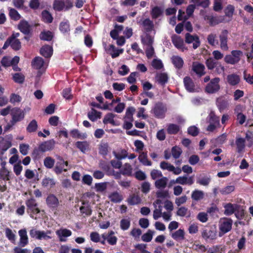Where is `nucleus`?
Masks as SVG:
<instances>
[{
	"mask_svg": "<svg viewBox=\"0 0 253 253\" xmlns=\"http://www.w3.org/2000/svg\"><path fill=\"white\" fill-rule=\"evenodd\" d=\"M138 159L140 163L143 166H150L152 164V162L148 159L147 152H141L138 156Z\"/></svg>",
	"mask_w": 253,
	"mask_h": 253,
	"instance_id": "nucleus-25",
	"label": "nucleus"
},
{
	"mask_svg": "<svg viewBox=\"0 0 253 253\" xmlns=\"http://www.w3.org/2000/svg\"><path fill=\"white\" fill-rule=\"evenodd\" d=\"M41 145H39L38 147L35 148L32 153L33 158L35 159H39L41 158L43 153L44 152L43 149L41 148Z\"/></svg>",
	"mask_w": 253,
	"mask_h": 253,
	"instance_id": "nucleus-45",
	"label": "nucleus"
},
{
	"mask_svg": "<svg viewBox=\"0 0 253 253\" xmlns=\"http://www.w3.org/2000/svg\"><path fill=\"white\" fill-rule=\"evenodd\" d=\"M156 79L159 84L162 85H165L168 81V76L166 73H161L157 74Z\"/></svg>",
	"mask_w": 253,
	"mask_h": 253,
	"instance_id": "nucleus-39",
	"label": "nucleus"
},
{
	"mask_svg": "<svg viewBox=\"0 0 253 253\" xmlns=\"http://www.w3.org/2000/svg\"><path fill=\"white\" fill-rule=\"evenodd\" d=\"M80 211L82 214L86 216H90L92 214V210L90 206H81Z\"/></svg>",
	"mask_w": 253,
	"mask_h": 253,
	"instance_id": "nucleus-63",
	"label": "nucleus"
},
{
	"mask_svg": "<svg viewBox=\"0 0 253 253\" xmlns=\"http://www.w3.org/2000/svg\"><path fill=\"white\" fill-rule=\"evenodd\" d=\"M56 144L55 141L53 139L44 141L41 143V148L43 150V151L46 152L53 150Z\"/></svg>",
	"mask_w": 253,
	"mask_h": 253,
	"instance_id": "nucleus-19",
	"label": "nucleus"
},
{
	"mask_svg": "<svg viewBox=\"0 0 253 253\" xmlns=\"http://www.w3.org/2000/svg\"><path fill=\"white\" fill-rule=\"evenodd\" d=\"M182 153V149L177 146H173L171 148V155L175 159L179 158Z\"/></svg>",
	"mask_w": 253,
	"mask_h": 253,
	"instance_id": "nucleus-54",
	"label": "nucleus"
},
{
	"mask_svg": "<svg viewBox=\"0 0 253 253\" xmlns=\"http://www.w3.org/2000/svg\"><path fill=\"white\" fill-rule=\"evenodd\" d=\"M208 253H224V249L221 245H216L209 248Z\"/></svg>",
	"mask_w": 253,
	"mask_h": 253,
	"instance_id": "nucleus-50",
	"label": "nucleus"
},
{
	"mask_svg": "<svg viewBox=\"0 0 253 253\" xmlns=\"http://www.w3.org/2000/svg\"><path fill=\"white\" fill-rule=\"evenodd\" d=\"M5 236L12 243L15 242V235L13 233L12 230L9 228H6L5 231Z\"/></svg>",
	"mask_w": 253,
	"mask_h": 253,
	"instance_id": "nucleus-55",
	"label": "nucleus"
},
{
	"mask_svg": "<svg viewBox=\"0 0 253 253\" xmlns=\"http://www.w3.org/2000/svg\"><path fill=\"white\" fill-rule=\"evenodd\" d=\"M171 62L174 67L178 69L182 68L184 64L182 58L179 56H173L171 57Z\"/></svg>",
	"mask_w": 253,
	"mask_h": 253,
	"instance_id": "nucleus-27",
	"label": "nucleus"
},
{
	"mask_svg": "<svg viewBox=\"0 0 253 253\" xmlns=\"http://www.w3.org/2000/svg\"><path fill=\"white\" fill-rule=\"evenodd\" d=\"M141 41L143 44L147 45L148 46H152L153 41L149 35H147L145 37H141Z\"/></svg>",
	"mask_w": 253,
	"mask_h": 253,
	"instance_id": "nucleus-58",
	"label": "nucleus"
},
{
	"mask_svg": "<svg viewBox=\"0 0 253 253\" xmlns=\"http://www.w3.org/2000/svg\"><path fill=\"white\" fill-rule=\"evenodd\" d=\"M205 67L204 64L194 62L192 64V70L199 77H202L206 74Z\"/></svg>",
	"mask_w": 253,
	"mask_h": 253,
	"instance_id": "nucleus-13",
	"label": "nucleus"
},
{
	"mask_svg": "<svg viewBox=\"0 0 253 253\" xmlns=\"http://www.w3.org/2000/svg\"><path fill=\"white\" fill-rule=\"evenodd\" d=\"M202 237L207 242H211L217 238V232L215 227L206 226L202 229Z\"/></svg>",
	"mask_w": 253,
	"mask_h": 253,
	"instance_id": "nucleus-2",
	"label": "nucleus"
},
{
	"mask_svg": "<svg viewBox=\"0 0 253 253\" xmlns=\"http://www.w3.org/2000/svg\"><path fill=\"white\" fill-rule=\"evenodd\" d=\"M108 198L114 203H120L123 200V195L117 191L111 193L108 196Z\"/></svg>",
	"mask_w": 253,
	"mask_h": 253,
	"instance_id": "nucleus-24",
	"label": "nucleus"
},
{
	"mask_svg": "<svg viewBox=\"0 0 253 253\" xmlns=\"http://www.w3.org/2000/svg\"><path fill=\"white\" fill-rule=\"evenodd\" d=\"M38 123L36 120H32L26 127V130L29 133L34 132L38 129Z\"/></svg>",
	"mask_w": 253,
	"mask_h": 253,
	"instance_id": "nucleus-43",
	"label": "nucleus"
},
{
	"mask_svg": "<svg viewBox=\"0 0 253 253\" xmlns=\"http://www.w3.org/2000/svg\"><path fill=\"white\" fill-rule=\"evenodd\" d=\"M185 42L187 43H193V48L195 49L197 48L200 45V41L199 37L196 35H192L189 33L185 34Z\"/></svg>",
	"mask_w": 253,
	"mask_h": 253,
	"instance_id": "nucleus-8",
	"label": "nucleus"
},
{
	"mask_svg": "<svg viewBox=\"0 0 253 253\" xmlns=\"http://www.w3.org/2000/svg\"><path fill=\"white\" fill-rule=\"evenodd\" d=\"M183 83L186 89L190 92L196 91L195 83L189 77L186 76L183 79Z\"/></svg>",
	"mask_w": 253,
	"mask_h": 253,
	"instance_id": "nucleus-14",
	"label": "nucleus"
},
{
	"mask_svg": "<svg viewBox=\"0 0 253 253\" xmlns=\"http://www.w3.org/2000/svg\"><path fill=\"white\" fill-rule=\"evenodd\" d=\"M176 183L181 185H191L194 183V180L192 176L188 177L186 176H179L175 180Z\"/></svg>",
	"mask_w": 253,
	"mask_h": 253,
	"instance_id": "nucleus-20",
	"label": "nucleus"
},
{
	"mask_svg": "<svg viewBox=\"0 0 253 253\" xmlns=\"http://www.w3.org/2000/svg\"><path fill=\"white\" fill-rule=\"evenodd\" d=\"M132 168L130 164L126 163L124 164L122 169H121V173L124 175L128 176H132Z\"/></svg>",
	"mask_w": 253,
	"mask_h": 253,
	"instance_id": "nucleus-28",
	"label": "nucleus"
},
{
	"mask_svg": "<svg viewBox=\"0 0 253 253\" xmlns=\"http://www.w3.org/2000/svg\"><path fill=\"white\" fill-rule=\"evenodd\" d=\"M206 64L209 70H212L214 68H216L218 73L224 72L225 70L224 66H222L218 61L211 57L208 58L206 60Z\"/></svg>",
	"mask_w": 253,
	"mask_h": 253,
	"instance_id": "nucleus-6",
	"label": "nucleus"
},
{
	"mask_svg": "<svg viewBox=\"0 0 253 253\" xmlns=\"http://www.w3.org/2000/svg\"><path fill=\"white\" fill-rule=\"evenodd\" d=\"M216 104L219 110L221 112L228 107L229 103L227 99L222 96L216 99Z\"/></svg>",
	"mask_w": 253,
	"mask_h": 253,
	"instance_id": "nucleus-17",
	"label": "nucleus"
},
{
	"mask_svg": "<svg viewBox=\"0 0 253 253\" xmlns=\"http://www.w3.org/2000/svg\"><path fill=\"white\" fill-rule=\"evenodd\" d=\"M107 187V182L96 183L95 184V189L97 192H103L106 190Z\"/></svg>",
	"mask_w": 253,
	"mask_h": 253,
	"instance_id": "nucleus-56",
	"label": "nucleus"
},
{
	"mask_svg": "<svg viewBox=\"0 0 253 253\" xmlns=\"http://www.w3.org/2000/svg\"><path fill=\"white\" fill-rule=\"evenodd\" d=\"M233 221L231 218H224L219 225L220 232L222 234L230 231L232 229Z\"/></svg>",
	"mask_w": 253,
	"mask_h": 253,
	"instance_id": "nucleus-7",
	"label": "nucleus"
},
{
	"mask_svg": "<svg viewBox=\"0 0 253 253\" xmlns=\"http://www.w3.org/2000/svg\"><path fill=\"white\" fill-rule=\"evenodd\" d=\"M211 181L210 176L204 175L203 177H199L197 179V183L203 186H207Z\"/></svg>",
	"mask_w": 253,
	"mask_h": 253,
	"instance_id": "nucleus-47",
	"label": "nucleus"
},
{
	"mask_svg": "<svg viewBox=\"0 0 253 253\" xmlns=\"http://www.w3.org/2000/svg\"><path fill=\"white\" fill-rule=\"evenodd\" d=\"M46 203L49 208L56 209L59 205V200L54 194H50L46 199Z\"/></svg>",
	"mask_w": 253,
	"mask_h": 253,
	"instance_id": "nucleus-11",
	"label": "nucleus"
},
{
	"mask_svg": "<svg viewBox=\"0 0 253 253\" xmlns=\"http://www.w3.org/2000/svg\"><path fill=\"white\" fill-rule=\"evenodd\" d=\"M141 25L143 26L146 33H150L154 29V24L153 22L149 18H146L144 19L142 21Z\"/></svg>",
	"mask_w": 253,
	"mask_h": 253,
	"instance_id": "nucleus-22",
	"label": "nucleus"
},
{
	"mask_svg": "<svg viewBox=\"0 0 253 253\" xmlns=\"http://www.w3.org/2000/svg\"><path fill=\"white\" fill-rule=\"evenodd\" d=\"M130 225V221L129 219H122L120 221V227L123 230H127Z\"/></svg>",
	"mask_w": 253,
	"mask_h": 253,
	"instance_id": "nucleus-60",
	"label": "nucleus"
},
{
	"mask_svg": "<svg viewBox=\"0 0 253 253\" xmlns=\"http://www.w3.org/2000/svg\"><path fill=\"white\" fill-rule=\"evenodd\" d=\"M163 13V10L159 6H155L151 10L150 14L153 19H156Z\"/></svg>",
	"mask_w": 253,
	"mask_h": 253,
	"instance_id": "nucleus-26",
	"label": "nucleus"
},
{
	"mask_svg": "<svg viewBox=\"0 0 253 253\" xmlns=\"http://www.w3.org/2000/svg\"><path fill=\"white\" fill-rule=\"evenodd\" d=\"M44 166L47 169H51L54 166L55 160L50 157H46L43 161Z\"/></svg>",
	"mask_w": 253,
	"mask_h": 253,
	"instance_id": "nucleus-57",
	"label": "nucleus"
},
{
	"mask_svg": "<svg viewBox=\"0 0 253 253\" xmlns=\"http://www.w3.org/2000/svg\"><path fill=\"white\" fill-rule=\"evenodd\" d=\"M240 206L236 204L227 203L224 206L225 209L224 213L226 215H231L236 211L239 210Z\"/></svg>",
	"mask_w": 253,
	"mask_h": 253,
	"instance_id": "nucleus-12",
	"label": "nucleus"
},
{
	"mask_svg": "<svg viewBox=\"0 0 253 253\" xmlns=\"http://www.w3.org/2000/svg\"><path fill=\"white\" fill-rule=\"evenodd\" d=\"M40 54L45 58H50L53 54L52 47L49 45H44L40 49Z\"/></svg>",
	"mask_w": 253,
	"mask_h": 253,
	"instance_id": "nucleus-23",
	"label": "nucleus"
},
{
	"mask_svg": "<svg viewBox=\"0 0 253 253\" xmlns=\"http://www.w3.org/2000/svg\"><path fill=\"white\" fill-rule=\"evenodd\" d=\"M42 185L43 187H47L50 186L51 187H53L55 184L54 180L52 178L49 177L43 178L42 180Z\"/></svg>",
	"mask_w": 253,
	"mask_h": 253,
	"instance_id": "nucleus-62",
	"label": "nucleus"
},
{
	"mask_svg": "<svg viewBox=\"0 0 253 253\" xmlns=\"http://www.w3.org/2000/svg\"><path fill=\"white\" fill-rule=\"evenodd\" d=\"M197 219L202 223L206 222L208 220L207 213L200 212L197 215Z\"/></svg>",
	"mask_w": 253,
	"mask_h": 253,
	"instance_id": "nucleus-64",
	"label": "nucleus"
},
{
	"mask_svg": "<svg viewBox=\"0 0 253 253\" xmlns=\"http://www.w3.org/2000/svg\"><path fill=\"white\" fill-rule=\"evenodd\" d=\"M9 15L10 18L14 21H17L21 18V15L14 8H9Z\"/></svg>",
	"mask_w": 253,
	"mask_h": 253,
	"instance_id": "nucleus-52",
	"label": "nucleus"
},
{
	"mask_svg": "<svg viewBox=\"0 0 253 253\" xmlns=\"http://www.w3.org/2000/svg\"><path fill=\"white\" fill-rule=\"evenodd\" d=\"M53 7L55 11H65V2L59 0H54L53 3Z\"/></svg>",
	"mask_w": 253,
	"mask_h": 253,
	"instance_id": "nucleus-41",
	"label": "nucleus"
},
{
	"mask_svg": "<svg viewBox=\"0 0 253 253\" xmlns=\"http://www.w3.org/2000/svg\"><path fill=\"white\" fill-rule=\"evenodd\" d=\"M76 146L82 152L85 153L86 151L88 149L89 144L87 141H77L76 144Z\"/></svg>",
	"mask_w": 253,
	"mask_h": 253,
	"instance_id": "nucleus-34",
	"label": "nucleus"
},
{
	"mask_svg": "<svg viewBox=\"0 0 253 253\" xmlns=\"http://www.w3.org/2000/svg\"><path fill=\"white\" fill-rule=\"evenodd\" d=\"M152 67L156 70H160L163 68L164 65L160 59H154L152 61Z\"/></svg>",
	"mask_w": 253,
	"mask_h": 253,
	"instance_id": "nucleus-61",
	"label": "nucleus"
},
{
	"mask_svg": "<svg viewBox=\"0 0 253 253\" xmlns=\"http://www.w3.org/2000/svg\"><path fill=\"white\" fill-rule=\"evenodd\" d=\"M171 41L173 45L177 49H181L182 51L187 49V48L184 46L183 40L180 37L176 35L173 36L171 38Z\"/></svg>",
	"mask_w": 253,
	"mask_h": 253,
	"instance_id": "nucleus-16",
	"label": "nucleus"
},
{
	"mask_svg": "<svg viewBox=\"0 0 253 253\" xmlns=\"http://www.w3.org/2000/svg\"><path fill=\"white\" fill-rule=\"evenodd\" d=\"M6 137L7 139L2 138L0 141V150H1L2 154L11 146L12 135L11 134H9L7 135Z\"/></svg>",
	"mask_w": 253,
	"mask_h": 253,
	"instance_id": "nucleus-10",
	"label": "nucleus"
},
{
	"mask_svg": "<svg viewBox=\"0 0 253 253\" xmlns=\"http://www.w3.org/2000/svg\"><path fill=\"white\" fill-rule=\"evenodd\" d=\"M114 117L115 115L111 113H109L107 114H106L104 117L103 120V123L104 124L110 123L112 125H115V121L114 120Z\"/></svg>",
	"mask_w": 253,
	"mask_h": 253,
	"instance_id": "nucleus-51",
	"label": "nucleus"
},
{
	"mask_svg": "<svg viewBox=\"0 0 253 253\" xmlns=\"http://www.w3.org/2000/svg\"><path fill=\"white\" fill-rule=\"evenodd\" d=\"M10 115L11 120L10 121V123L12 125H15L16 123L23 120L25 117V113L20 108L14 107L11 109Z\"/></svg>",
	"mask_w": 253,
	"mask_h": 253,
	"instance_id": "nucleus-4",
	"label": "nucleus"
},
{
	"mask_svg": "<svg viewBox=\"0 0 253 253\" xmlns=\"http://www.w3.org/2000/svg\"><path fill=\"white\" fill-rule=\"evenodd\" d=\"M20 236L19 245L21 247H25L28 244V238L25 229H21L18 231Z\"/></svg>",
	"mask_w": 253,
	"mask_h": 253,
	"instance_id": "nucleus-18",
	"label": "nucleus"
},
{
	"mask_svg": "<svg viewBox=\"0 0 253 253\" xmlns=\"http://www.w3.org/2000/svg\"><path fill=\"white\" fill-rule=\"evenodd\" d=\"M60 32L63 34L68 33L70 31V23L68 20L62 21L59 27Z\"/></svg>",
	"mask_w": 253,
	"mask_h": 253,
	"instance_id": "nucleus-33",
	"label": "nucleus"
},
{
	"mask_svg": "<svg viewBox=\"0 0 253 253\" xmlns=\"http://www.w3.org/2000/svg\"><path fill=\"white\" fill-rule=\"evenodd\" d=\"M241 80L240 76L233 73L227 76V82L229 84L232 86H235L239 84Z\"/></svg>",
	"mask_w": 253,
	"mask_h": 253,
	"instance_id": "nucleus-21",
	"label": "nucleus"
},
{
	"mask_svg": "<svg viewBox=\"0 0 253 253\" xmlns=\"http://www.w3.org/2000/svg\"><path fill=\"white\" fill-rule=\"evenodd\" d=\"M167 111V108L166 105L161 102L156 103L151 110V112L154 114V116L158 119L164 118Z\"/></svg>",
	"mask_w": 253,
	"mask_h": 253,
	"instance_id": "nucleus-3",
	"label": "nucleus"
},
{
	"mask_svg": "<svg viewBox=\"0 0 253 253\" xmlns=\"http://www.w3.org/2000/svg\"><path fill=\"white\" fill-rule=\"evenodd\" d=\"M87 116L90 121L94 122L97 119H100L101 118V113L98 112L94 109H92V111L88 113Z\"/></svg>",
	"mask_w": 253,
	"mask_h": 253,
	"instance_id": "nucleus-42",
	"label": "nucleus"
},
{
	"mask_svg": "<svg viewBox=\"0 0 253 253\" xmlns=\"http://www.w3.org/2000/svg\"><path fill=\"white\" fill-rule=\"evenodd\" d=\"M18 29L26 36L31 34V26L25 20H22L20 21L18 25Z\"/></svg>",
	"mask_w": 253,
	"mask_h": 253,
	"instance_id": "nucleus-9",
	"label": "nucleus"
},
{
	"mask_svg": "<svg viewBox=\"0 0 253 253\" xmlns=\"http://www.w3.org/2000/svg\"><path fill=\"white\" fill-rule=\"evenodd\" d=\"M99 167L106 172L107 175L110 176L111 170L113 169H111L109 163L104 161L101 160L99 162Z\"/></svg>",
	"mask_w": 253,
	"mask_h": 253,
	"instance_id": "nucleus-29",
	"label": "nucleus"
},
{
	"mask_svg": "<svg viewBox=\"0 0 253 253\" xmlns=\"http://www.w3.org/2000/svg\"><path fill=\"white\" fill-rule=\"evenodd\" d=\"M141 200L139 196L134 194L130 196L127 199L128 204L130 205H135L140 203Z\"/></svg>",
	"mask_w": 253,
	"mask_h": 253,
	"instance_id": "nucleus-44",
	"label": "nucleus"
},
{
	"mask_svg": "<svg viewBox=\"0 0 253 253\" xmlns=\"http://www.w3.org/2000/svg\"><path fill=\"white\" fill-rule=\"evenodd\" d=\"M185 233L184 230L179 229L173 233L171 235L172 238L176 241H181L184 239Z\"/></svg>",
	"mask_w": 253,
	"mask_h": 253,
	"instance_id": "nucleus-40",
	"label": "nucleus"
},
{
	"mask_svg": "<svg viewBox=\"0 0 253 253\" xmlns=\"http://www.w3.org/2000/svg\"><path fill=\"white\" fill-rule=\"evenodd\" d=\"M56 234L57 235L60 242H66V239L65 238L71 236L72 232L66 228L60 229L56 231Z\"/></svg>",
	"mask_w": 253,
	"mask_h": 253,
	"instance_id": "nucleus-15",
	"label": "nucleus"
},
{
	"mask_svg": "<svg viewBox=\"0 0 253 253\" xmlns=\"http://www.w3.org/2000/svg\"><path fill=\"white\" fill-rule=\"evenodd\" d=\"M154 233V231L149 229L146 233L141 236L142 241L145 242H150L152 240Z\"/></svg>",
	"mask_w": 253,
	"mask_h": 253,
	"instance_id": "nucleus-46",
	"label": "nucleus"
},
{
	"mask_svg": "<svg viewBox=\"0 0 253 253\" xmlns=\"http://www.w3.org/2000/svg\"><path fill=\"white\" fill-rule=\"evenodd\" d=\"M180 130V127L178 125L174 124H169L168 126L167 131L169 134H176Z\"/></svg>",
	"mask_w": 253,
	"mask_h": 253,
	"instance_id": "nucleus-36",
	"label": "nucleus"
},
{
	"mask_svg": "<svg viewBox=\"0 0 253 253\" xmlns=\"http://www.w3.org/2000/svg\"><path fill=\"white\" fill-rule=\"evenodd\" d=\"M220 79L219 78H214L210 80V82L206 85L205 91L209 94H213L217 92L220 88Z\"/></svg>",
	"mask_w": 253,
	"mask_h": 253,
	"instance_id": "nucleus-5",
	"label": "nucleus"
},
{
	"mask_svg": "<svg viewBox=\"0 0 253 253\" xmlns=\"http://www.w3.org/2000/svg\"><path fill=\"white\" fill-rule=\"evenodd\" d=\"M26 205L27 206V211L29 214L30 216L34 219H37L40 216L38 214L40 213L41 210L38 207V203L34 198H31L26 201Z\"/></svg>",
	"mask_w": 253,
	"mask_h": 253,
	"instance_id": "nucleus-1",
	"label": "nucleus"
},
{
	"mask_svg": "<svg viewBox=\"0 0 253 253\" xmlns=\"http://www.w3.org/2000/svg\"><path fill=\"white\" fill-rule=\"evenodd\" d=\"M109 149V146L107 142L101 143L98 147L99 154L103 157H105L108 153Z\"/></svg>",
	"mask_w": 253,
	"mask_h": 253,
	"instance_id": "nucleus-30",
	"label": "nucleus"
},
{
	"mask_svg": "<svg viewBox=\"0 0 253 253\" xmlns=\"http://www.w3.org/2000/svg\"><path fill=\"white\" fill-rule=\"evenodd\" d=\"M135 178L139 181L145 180L146 178V175L144 172L141 170H137L134 174Z\"/></svg>",
	"mask_w": 253,
	"mask_h": 253,
	"instance_id": "nucleus-59",
	"label": "nucleus"
},
{
	"mask_svg": "<svg viewBox=\"0 0 253 253\" xmlns=\"http://www.w3.org/2000/svg\"><path fill=\"white\" fill-rule=\"evenodd\" d=\"M52 38V33L49 31L42 32L40 34V39L43 41H50Z\"/></svg>",
	"mask_w": 253,
	"mask_h": 253,
	"instance_id": "nucleus-49",
	"label": "nucleus"
},
{
	"mask_svg": "<svg viewBox=\"0 0 253 253\" xmlns=\"http://www.w3.org/2000/svg\"><path fill=\"white\" fill-rule=\"evenodd\" d=\"M43 59L39 56L36 57L32 62V65L36 69H40L43 66Z\"/></svg>",
	"mask_w": 253,
	"mask_h": 253,
	"instance_id": "nucleus-32",
	"label": "nucleus"
},
{
	"mask_svg": "<svg viewBox=\"0 0 253 253\" xmlns=\"http://www.w3.org/2000/svg\"><path fill=\"white\" fill-rule=\"evenodd\" d=\"M42 21L46 23H51L53 21V17L51 13L47 10H44L42 12Z\"/></svg>",
	"mask_w": 253,
	"mask_h": 253,
	"instance_id": "nucleus-35",
	"label": "nucleus"
},
{
	"mask_svg": "<svg viewBox=\"0 0 253 253\" xmlns=\"http://www.w3.org/2000/svg\"><path fill=\"white\" fill-rule=\"evenodd\" d=\"M237 151L241 153L245 148V139L243 138H238L236 140Z\"/></svg>",
	"mask_w": 253,
	"mask_h": 253,
	"instance_id": "nucleus-37",
	"label": "nucleus"
},
{
	"mask_svg": "<svg viewBox=\"0 0 253 253\" xmlns=\"http://www.w3.org/2000/svg\"><path fill=\"white\" fill-rule=\"evenodd\" d=\"M12 79L18 84H23L25 81V76L20 73H15L13 75Z\"/></svg>",
	"mask_w": 253,
	"mask_h": 253,
	"instance_id": "nucleus-53",
	"label": "nucleus"
},
{
	"mask_svg": "<svg viewBox=\"0 0 253 253\" xmlns=\"http://www.w3.org/2000/svg\"><path fill=\"white\" fill-rule=\"evenodd\" d=\"M204 197V193L203 191L199 190H194L191 194V198L193 200L198 201L202 200Z\"/></svg>",
	"mask_w": 253,
	"mask_h": 253,
	"instance_id": "nucleus-38",
	"label": "nucleus"
},
{
	"mask_svg": "<svg viewBox=\"0 0 253 253\" xmlns=\"http://www.w3.org/2000/svg\"><path fill=\"white\" fill-rule=\"evenodd\" d=\"M168 179L167 177H163L156 180L155 186L158 189H164L167 185Z\"/></svg>",
	"mask_w": 253,
	"mask_h": 253,
	"instance_id": "nucleus-31",
	"label": "nucleus"
},
{
	"mask_svg": "<svg viewBox=\"0 0 253 253\" xmlns=\"http://www.w3.org/2000/svg\"><path fill=\"white\" fill-rule=\"evenodd\" d=\"M9 171L4 166L0 170V176L4 180H9Z\"/></svg>",
	"mask_w": 253,
	"mask_h": 253,
	"instance_id": "nucleus-48",
	"label": "nucleus"
}]
</instances>
